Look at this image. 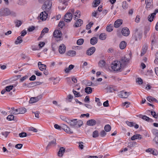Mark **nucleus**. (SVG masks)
Returning a JSON list of instances; mask_svg holds the SVG:
<instances>
[{"instance_id": "1", "label": "nucleus", "mask_w": 158, "mask_h": 158, "mask_svg": "<svg viewBox=\"0 0 158 158\" xmlns=\"http://www.w3.org/2000/svg\"><path fill=\"white\" fill-rule=\"evenodd\" d=\"M41 3H44L42 8L44 10L49 11L51 8L52 2L49 0H39Z\"/></svg>"}, {"instance_id": "2", "label": "nucleus", "mask_w": 158, "mask_h": 158, "mask_svg": "<svg viewBox=\"0 0 158 158\" xmlns=\"http://www.w3.org/2000/svg\"><path fill=\"white\" fill-rule=\"evenodd\" d=\"M111 68L114 71L120 72L122 70V63L119 61H114L111 64Z\"/></svg>"}, {"instance_id": "3", "label": "nucleus", "mask_w": 158, "mask_h": 158, "mask_svg": "<svg viewBox=\"0 0 158 158\" xmlns=\"http://www.w3.org/2000/svg\"><path fill=\"white\" fill-rule=\"evenodd\" d=\"M68 1L69 0H58L59 2L60 3L61 5H63L62 6H60L59 7V8L61 10H64L68 5Z\"/></svg>"}, {"instance_id": "4", "label": "nucleus", "mask_w": 158, "mask_h": 158, "mask_svg": "<svg viewBox=\"0 0 158 158\" xmlns=\"http://www.w3.org/2000/svg\"><path fill=\"white\" fill-rule=\"evenodd\" d=\"M71 11L73 15V18L74 20L78 19L80 17L81 13L80 11L77 10L74 12V9H73L71 10Z\"/></svg>"}, {"instance_id": "5", "label": "nucleus", "mask_w": 158, "mask_h": 158, "mask_svg": "<svg viewBox=\"0 0 158 158\" xmlns=\"http://www.w3.org/2000/svg\"><path fill=\"white\" fill-rule=\"evenodd\" d=\"M62 129L67 133L68 134H72L73 133V131L66 125L62 124H61Z\"/></svg>"}, {"instance_id": "6", "label": "nucleus", "mask_w": 158, "mask_h": 158, "mask_svg": "<svg viewBox=\"0 0 158 158\" xmlns=\"http://www.w3.org/2000/svg\"><path fill=\"white\" fill-rule=\"evenodd\" d=\"M73 18L72 14L71 13H67L64 16V19L65 22H70Z\"/></svg>"}, {"instance_id": "7", "label": "nucleus", "mask_w": 158, "mask_h": 158, "mask_svg": "<svg viewBox=\"0 0 158 158\" xmlns=\"http://www.w3.org/2000/svg\"><path fill=\"white\" fill-rule=\"evenodd\" d=\"M130 94L129 92L121 91L118 93V95L119 97L122 98H127Z\"/></svg>"}, {"instance_id": "8", "label": "nucleus", "mask_w": 158, "mask_h": 158, "mask_svg": "<svg viewBox=\"0 0 158 158\" xmlns=\"http://www.w3.org/2000/svg\"><path fill=\"white\" fill-rule=\"evenodd\" d=\"M44 11L41 12L39 16V18L40 20H41L44 21L45 20L48 16V13L47 12H48L49 11H47L45 10H44Z\"/></svg>"}, {"instance_id": "9", "label": "nucleus", "mask_w": 158, "mask_h": 158, "mask_svg": "<svg viewBox=\"0 0 158 158\" xmlns=\"http://www.w3.org/2000/svg\"><path fill=\"white\" fill-rule=\"evenodd\" d=\"M141 34L138 32H135L133 34L132 38L135 41H137L141 39Z\"/></svg>"}, {"instance_id": "10", "label": "nucleus", "mask_w": 158, "mask_h": 158, "mask_svg": "<svg viewBox=\"0 0 158 158\" xmlns=\"http://www.w3.org/2000/svg\"><path fill=\"white\" fill-rule=\"evenodd\" d=\"M62 34L61 31L59 30L54 31L53 33V36L54 37L57 39H60L61 37Z\"/></svg>"}, {"instance_id": "11", "label": "nucleus", "mask_w": 158, "mask_h": 158, "mask_svg": "<svg viewBox=\"0 0 158 158\" xmlns=\"http://www.w3.org/2000/svg\"><path fill=\"white\" fill-rule=\"evenodd\" d=\"M59 53L61 54H64L66 51V46L64 44H61L59 46L58 49Z\"/></svg>"}, {"instance_id": "12", "label": "nucleus", "mask_w": 158, "mask_h": 158, "mask_svg": "<svg viewBox=\"0 0 158 158\" xmlns=\"http://www.w3.org/2000/svg\"><path fill=\"white\" fill-rule=\"evenodd\" d=\"M42 98L41 95L35 97H32L30 98L29 102L30 103L36 102Z\"/></svg>"}, {"instance_id": "13", "label": "nucleus", "mask_w": 158, "mask_h": 158, "mask_svg": "<svg viewBox=\"0 0 158 158\" xmlns=\"http://www.w3.org/2000/svg\"><path fill=\"white\" fill-rule=\"evenodd\" d=\"M2 16H8L11 14V11L8 8H5L2 10Z\"/></svg>"}, {"instance_id": "14", "label": "nucleus", "mask_w": 158, "mask_h": 158, "mask_svg": "<svg viewBox=\"0 0 158 158\" xmlns=\"http://www.w3.org/2000/svg\"><path fill=\"white\" fill-rule=\"evenodd\" d=\"M77 119H69L68 123L69 124L70 126L74 128L76 127L77 125Z\"/></svg>"}, {"instance_id": "15", "label": "nucleus", "mask_w": 158, "mask_h": 158, "mask_svg": "<svg viewBox=\"0 0 158 158\" xmlns=\"http://www.w3.org/2000/svg\"><path fill=\"white\" fill-rule=\"evenodd\" d=\"M122 33L125 36H127L130 34V31L128 28L126 27L123 28L122 30Z\"/></svg>"}, {"instance_id": "16", "label": "nucleus", "mask_w": 158, "mask_h": 158, "mask_svg": "<svg viewBox=\"0 0 158 158\" xmlns=\"http://www.w3.org/2000/svg\"><path fill=\"white\" fill-rule=\"evenodd\" d=\"M123 23V21L121 19H118L116 20L114 24V27L115 28L119 27Z\"/></svg>"}, {"instance_id": "17", "label": "nucleus", "mask_w": 158, "mask_h": 158, "mask_svg": "<svg viewBox=\"0 0 158 158\" xmlns=\"http://www.w3.org/2000/svg\"><path fill=\"white\" fill-rule=\"evenodd\" d=\"M10 113L14 114H19V108L15 109V108L12 107L9 111Z\"/></svg>"}, {"instance_id": "18", "label": "nucleus", "mask_w": 158, "mask_h": 158, "mask_svg": "<svg viewBox=\"0 0 158 158\" xmlns=\"http://www.w3.org/2000/svg\"><path fill=\"white\" fill-rule=\"evenodd\" d=\"M95 48L93 47L89 49L87 52V54L88 55L90 56L93 54L95 51Z\"/></svg>"}, {"instance_id": "19", "label": "nucleus", "mask_w": 158, "mask_h": 158, "mask_svg": "<svg viewBox=\"0 0 158 158\" xmlns=\"http://www.w3.org/2000/svg\"><path fill=\"white\" fill-rule=\"evenodd\" d=\"M146 152H150L154 155H156L157 154V150L152 148H148L146 150Z\"/></svg>"}, {"instance_id": "20", "label": "nucleus", "mask_w": 158, "mask_h": 158, "mask_svg": "<svg viewBox=\"0 0 158 158\" xmlns=\"http://www.w3.org/2000/svg\"><path fill=\"white\" fill-rule=\"evenodd\" d=\"M130 59L126 57H122L121 59V61L123 64H126L129 62Z\"/></svg>"}, {"instance_id": "21", "label": "nucleus", "mask_w": 158, "mask_h": 158, "mask_svg": "<svg viewBox=\"0 0 158 158\" xmlns=\"http://www.w3.org/2000/svg\"><path fill=\"white\" fill-rule=\"evenodd\" d=\"M65 149L63 148H60L58 152V156L59 157H62L65 152Z\"/></svg>"}, {"instance_id": "22", "label": "nucleus", "mask_w": 158, "mask_h": 158, "mask_svg": "<svg viewBox=\"0 0 158 158\" xmlns=\"http://www.w3.org/2000/svg\"><path fill=\"white\" fill-rule=\"evenodd\" d=\"M83 21L81 19H78L75 22L74 26L75 27H78L81 26L83 24Z\"/></svg>"}, {"instance_id": "23", "label": "nucleus", "mask_w": 158, "mask_h": 158, "mask_svg": "<svg viewBox=\"0 0 158 158\" xmlns=\"http://www.w3.org/2000/svg\"><path fill=\"white\" fill-rule=\"evenodd\" d=\"M140 118L148 122H153V121L152 119L150 118H149L148 117H147L146 115H141L140 116Z\"/></svg>"}, {"instance_id": "24", "label": "nucleus", "mask_w": 158, "mask_h": 158, "mask_svg": "<svg viewBox=\"0 0 158 158\" xmlns=\"http://www.w3.org/2000/svg\"><path fill=\"white\" fill-rule=\"evenodd\" d=\"M38 64L39 69L41 71H43L46 69V65L45 64H42L41 62H39Z\"/></svg>"}, {"instance_id": "25", "label": "nucleus", "mask_w": 158, "mask_h": 158, "mask_svg": "<svg viewBox=\"0 0 158 158\" xmlns=\"http://www.w3.org/2000/svg\"><path fill=\"white\" fill-rule=\"evenodd\" d=\"M96 124V121L94 119H91L88 121L87 122V124L90 126H93Z\"/></svg>"}, {"instance_id": "26", "label": "nucleus", "mask_w": 158, "mask_h": 158, "mask_svg": "<svg viewBox=\"0 0 158 158\" xmlns=\"http://www.w3.org/2000/svg\"><path fill=\"white\" fill-rule=\"evenodd\" d=\"M67 54L69 56L73 57L76 55V51L74 50H69L67 52Z\"/></svg>"}, {"instance_id": "27", "label": "nucleus", "mask_w": 158, "mask_h": 158, "mask_svg": "<svg viewBox=\"0 0 158 158\" xmlns=\"http://www.w3.org/2000/svg\"><path fill=\"white\" fill-rule=\"evenodd\" d=\"M142 138V136L139 134L135 135L132 136L131 138L132 140H134L136 139H141Z\"/></svg>"}, {"instance_id": "28", "label": "nucleus", "mask_w": 158, "mask_h": 158, "mask_svg": "<svg viewBox=\"0 0 158 158\" xmlns=\"http://www.w3.org/2000/svg\"><path fill=\"white\" fill-rule=\"evenodd\" d=\"M98 42V39L96 37H93L90 40V44L92 45H94Z\"/></svg>"}, {"instance_id": "29", "label": "nucleus", "mask_w": 158, "mask_h": 158, "mask_svg": "<svg viewBox=\"0 0 158 158\" xmlns=\"http://www.w3.org/2000/svg\"><path fill=\"white\" fill-rule=\"evenodd\" d=\"M127 46V43L124 41H122L119 44V47L121 49H124Z\"/></svg>"}, {"instance_id": "30", "label": "nucleus", "mask_w": 158, "mask_h": 158, "mask_svg": "<svg viewBox=\"0 0 158 158\" xmlns=\"http://www.w3.org/2000/svg\"><path fill=\"white\" fill-rule=\"evenodd\" d=\"M49 31L47 27L44 28L42 30L40 35V37H42L44 35L48 32Z\"/></svg>"}, {"instance_id": "31", "label": "nucleus", "mask_w": 158, "mask_h": 158, "mask_svg": "<svg viewBox=\"0 0 158 158\" xmlns=\"http://www.w3.org/2000/svg\"><path fill=\"white\" fill-rule=\"evenodd\" d=\"M23 38L20 36H18L15 42L16 44H21L23 42Z\"/></svg>"}, {"instance_id": "32", "label": "nucleus", "mask_w": 158, "mask_h": 158, "mask_svg": "<svg viewBox=\"0 0 158 158\" xmlns=\"http://www.w3.org/2000/svg\"><path fill=\"white\" fill-rule=\"evenodd\" d=\"M147 99L150 102H155L157 103H158V101L156 99L151 96L147 97Z\"/></svg>"}, {"instance_id": "33", "label": "nucleus", "mask_w": 158, "mask_h": 158, "mask_svg": "<svg viewBox=\"0 0 158 158\" xmlns=\"http://www.w3.org/2000/svg\"><path fill=\"white\" fill-rule=\"evenodd\" d=\"M74 65L72 64L69 65L68 67L64 69V71L66 73H69L71 70L74 68Z\"/></svg>"}, {"instance_id": "34", "label": "nucleus", "mask_w": 158, "mask_h": 158, "mask_svg": "<svg viewBox=\"0 0 158 158\" xmlns=\"http://www.w3.org/2000/svg\"><path fill=\"white\" fill-rule=\"evenodd\" d=\"M148 49V46L146 45H144L142 47V52H141V56H143L146 52Z\"/></svg>"}, {"instance_id": "35", "label": "nucleus", "mask_w": 158, "mask_h": 158, "mask_svg": "<svg viewBox=\"0 0 158 158\" xmlns=\"http://www.w3.org/2000/svg\"><path fill=\"white\" fill-rule=\"evenodd\" d=\"M107 36L106 34L105 33H101L99 36V38L101 40H105Z\"/></svg>"}, {"instance_id": "36", "label": "nucleus", "mask_w": 158, "mask_h": 158, "mask_svg": "<svg viewBox=\"0 0 158 158\" xmlns=\"http://www.w3.org/2000/svg\"><path fill=\"white\" fill-rule=\"evenodd\" d=\"M73 92L76 97H81L82 96V95H81L79 92H77L74 89H73Z\"/></svg>"}, {"instance_id": "37", "label": "nucleus", "mask_w": 158, "mask_h": 158, "mask_svg": "<svg viewBox=\"0 0 158 158\" xmlns=\"http://www.w3.org/2000/svg\"><path fill=\"white\" fill-rule=\"evenodd\" d=\"M85 91L88 94H90L92 92V88L90 87H87L85 89Z\"/></svg>"}, {"instance_id": "38", "label": "nucleus", "mask_w": 158, "mask_h": 158, "mask_svg": "<svg viewBox=\"0 0 158 158\" xmlns=\"http://www.w3.org/2000/svg\"><path fill=\"white\" fill-rule=\"evenodd\" d=\"M19 114H23L25 113L26 111V109L24 107H22L19 108Z\"/></svg>"}, {"instance_id": "39", "label": "nucleus", "mask_w": 158, "mask_h": 158, "mask_svg": "<svg viewBox=\"0 0 158 158\" xmlns=\"http://www.w3.org/2000/svg\"><path fill=\"white\" fill-rule=\"evenodd\" d=\"M113 27L111 25H109L107 26L106 27V30L107 31L110 32L113 30Z\"/></svg>"}, {"instance_id": "40", "label": "nucleus", "mask_w": 158, "mask_h": 158, "mask_svg": "<svg viewBox=\"0 0 158 158\" xmlns=\"http://www.w3.org/2000/svg\"><path fill=\"white\" fill-rule=\"evenodd\" d=\"M104 129L106 132H109L111 130V127L109 125H106L104 127Z\"/></svg>"}, {"instance_id": "41", "label": "nucleus", "mask_w": 158, "mask_h": 158, "mask_svg": "<svg viewBox=\"0 0 158 158\" xmlns=\"http://www.w3.org/2000/svg\"><path fill=\"white\" fill-rule=\"evenodd\" d=\"M93 137L94 138H96L98 137L99 135V132L97 131H95L93 133Z\"/></svg>"}, {"instance_id": "42", "label": "nucleus", "mask_w": 158, "mask_h": 158, "mask_svg": "<svg viewBox=\"0 0 158 158\" xmlns=\"http://www.w3.org/2000/svg\"><path fill=\"white\" fill-rule=\"evenodd\" d=\"M60 118L62 120L66 122L67 123H68L69 119L68 118H67L63 116H61Z\"/></svg>"}, {"instance_id": "43", "label": "nucleus", "mask_w": 158, "mask_h": 158, "mask_svg": "<svg viewBox=\"0 0 158 158\" xmlns=\"http://www.w3.org/2000/svg\"><path fill=\"white\" fill-rule=\"evenodd\" d=\"M23 22L20 20H17L15 22L16 26L17 27H19L20 26L22 23Z\"/></svg>"}, {"instance_id": "44", "label": "nucleus", "mask_w": 158, "mask_h": 158, "mask_svg": "<svg viewBox=\"0 0 158 158\" xmlns=\"http://www.w3.org/2000/svg\"><path fill=\"white\" fill-rule=\"evenodd\" d=\"M98 65L99 66L101 67H104L105 65V61L103 60H100L98 63Z\"/></svg>"}, {"instance_id": "45", "label": "nucleus", "mask_w": 158, "mask_h": 158, "mask_svg": "<svg viewBox=\"0 0 158 158\" xmlns=\"http://www.w3.org/2000/svg\"><path fill=\"white\" fill-rule=\"evenodd\" d=\"M84 42V40L82 39H78L77 42V44L78 45H81Z\"/></svg>"}, {"instance_id": "46", "label": "nucleus", "mask_w": 158, "mask_h": 158, "mask_svg": "<svg viewBox=\"0 0 158 158\" xmlns=\"http://www.w3.org/2000/svg\"><path fill=\"white\" fill-rule=\"evenodd\" d=\"M77 125H76V127H79L81 126L83 124V122L81 120L77 121Z\"/></svg>"}, {"instance_id": "47", "label": "nucleus", "mask_w": 158, "mask_h": 158, "mask_svg": "<svg viewBox=\"0 0 158 158\" xmlns=\"http://www.w3.org/2000/svg\"><path fill=\"white\" fill-rule=\"evenodd\" d=\"M122 6L124 9H126L128 8L127 4L126 2H123L122 3Z\"/></svg>"}, {"instance_id": "48", "label": "nucleus", "mask_w": 158, "mask_h": 158, "mask_svg": "<svg viewBox=\"0 0 158 158\" xmlns=\"http://www.w3.org/2000/svg\"><path fill=\"white\" fill-rule=\"evenodd\" d=\"M100 3V0H95L94 2V5L93 6L96 7L99 5Z\"/></svg>"}, {"instance_id": "49", "label": "nucleus", "mask_w": 158, "mask_h": 158, "mask_svg": "<svg viewBox=\"0 0 158 158\" xmlns=\"http://www.w3.org/2000/svg\"><path fill=\"white\" fill-rule=\"evenodd\" d=\"M14 118V116L12 114H10L8 116L7 119L9 120H13Z\"/></svg>"}, {"instance_id": "50", "label": "nucleus", "mask_w": 158, "mask_h": 158, "mask_svg": "<svg viewBox=\"0 0 158 158\" xmlns=\"http://www.w3.org/2000/svg\"><path fill=\"white\" fill-rule=\"evenodd\" d=\"M13 88V85H10L7 86H6V90L7 91L9 92L10 90L12 89Z\"/></svg>"}, {"instance_id": "51", "label": "nucleus", "mask_w": 158, "mask_h": 158, "mask_svg": "<svg viewBox=\"0 0 158 158\" xmlns=\"http://www.w3.org/2000/svg\"><path fill=\"white\" fill-rule=\"evenodd\" d=\"M136 81V82L139 85L142 84L143 83V80L140 78H137Z\"/></svg>"}, {"instance_id": "52", "label": "nucleus", "mask_w": 158, "mask_h": 158, "mask_svg": "<svg viewBox=\"0 0 158 158\" xmlns=\"http://www.w3.org/2000/svg\"><path fill=\"white\" fill-rule=\"evenodd\" d=\"M27 32L26 30H23L21 33V35L19 36L23 38V37L27 34Z\"/></svg>"}, {"instance_id": "53", "label": "nucleus", "mask_w": 158, "mask_h": 158, "mask_svg": "<svg viewBox=\"0 0 158 158\" xmlns=\"http://www.w3.org/2000/svg\"><path fill=\"white\" fill-rule=\"evenodd\" d=\"M27 133L25 132H23L19 133V136L20 137L23 138L27 136Z\"/></svg>"}, {"instance_id": "54", "label": "nucleus", "mask_w": 158, "mask_h": 158, "mask_svg": "<svg viewBox=\"0 0 158 158\" xmlns=\"http://www.w3.org/2000/svg\"><path fill=\"white\" fill-rule=\"evenodd\" d=\"M37 84V82H31L28 84L27 86L28 87H32L34 86Z\"/></svg>"}, {"instance_id": "55", "label": "nucleus", "mask_w": 158, "mask_h": 158, "mask_svg": "<svg viewBox=\"0 0 158 158\" xmlns=\"http://www.w3.org/2000/svg\"><path fill=\"white\" fill-rule=\"evenodd\" d=\"M93 25V23L92 22H90L88 25L86 26V28L87 29H89Z\"/></svg>"}, {"instance_id": "56", "label": "nucleus", "mask_w": 158, "mask_h": 158, "mask_svg": "<svg viewBox=\"0 0 158 158\" xmlns=\"http://www.w3.org/2000/svg\"><path fill=\"white\" fill-rule=\"evenodd\" d=\"M152 132L153 134L156 136H158V130L156 129H153L152 130Z\"/></svg>"}, {"instance_id": "57", "label": "nucleus", "mask_w": 158, "mask_h": 158, "mask_svg": "<svg viewBox=\"0 0 158 158\" xmlns=\"http://www.w3.org/2000/svg\"><path fill=\"white\" fill-rule=\"evenodd\" d=\"M150 28L149 27H147L145 28L144 31V34L146 35L148 32L149 31Z\"/></svg>"}, {"instance_id": "58", "label": "nucleus", "mask_w": 158, "mask_h": 158, "mask_svg": "<svg viewBox=\"0 0 158 158\" xmlns=\"http://www.w3.org/2000/svg\"><path fill=\"white\" fill-rule=\"evenodd\" d=\"M155 16H154V15H153V16L152 15V14L150 15H149V17L148 18V20L150 22H151L153 20V19L155 17Z\"/></svg>"}, {"instance_id": "59", "label": "nucleus", "mask_w": 158, "mask_h": 158, "mask_svg": "<svg viewBox=\"0 0 158 158\" xmlns=\"http://www.w3.org/2000/svg\"><path fill=\"white\" fill-rule=\"evenodd\" d=\"M126 123L130 127H133L134 126V123L132 122H131L128 121H126Z\"/></svg>"}, {"instance_id": "60", "label": "nucleus", "mask_w": 158, "mask_h": 158, "mask_svg": "<svg viewBox=\"0 0 158 158\" xmlns=\"http://www.w3.org/2000/svg\"><path fill=\"white\" fill-rule=\"evenodd\" d=\"M58 26L59 27L62 28L64 26V22L63 21H60L58 24Z\"/></svg>"}, {"instance_id": "61", "label": "nucleus", "mask_w": 158, "mask_h": 158, "mask_svg": "<svg viewBox=\"0 0 158 158\" xmlns=\"http://www.w3.org/2000/svg\"><path fill=\"white\" fill-rule=\"evenodd\" d=\"M146 8L148 9L150 8L152 6V2L146 3Z\"/></svg>"}, {"instance_id": "62", "label": "nucleus", "mask_w": 158, "mask_h": 158, "mask_svg": "<svg viewBox=\"0 0 158 158\" xmlns=\"http://www.w3.org/2000/svg\"><path fill=\"white\" fill-rule=\"evenodd\" d=\"M79 147L81 149H82L84 148V145H83V143L81 142H79L78 143Z\"/></svg>"}, {"instance_id": "63", "label": "nucleus", "mask_w": 158, "mask_h": 158, "mask_svg": "<svg viewBox=\"0 0 158 158\" xmlns=\"http://www.w3.org/2000/svg\"><path fill=\"white\" fill-rule=\"evenodd\" d=\"M23 146V145L22 144H18L15 145V147L18 149H21Z\"/></svg>"}, {"instance_id": "64", "label": "nucleus", "mask_w": 158, "mask_h": 158, "mask_svg": "<svg viewBox=\"0 0 158 158\" xmlns=\"http://www.w3.org/2000/svg\"><path fill=\"white\" fill-rule=\"evenodd\" d=\"M35 29V27L34 26L29 27L27 29L28 31L29 32L33 31Z\"/></svg>"}]
</instances>
